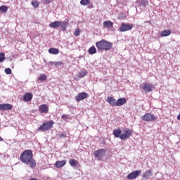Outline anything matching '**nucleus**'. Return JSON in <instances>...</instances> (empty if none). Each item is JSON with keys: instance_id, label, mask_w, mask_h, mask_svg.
<instances>
[{"instance_id": "f257e3e1", "label": "nucleus", "mask_w": 180, "mask_h": 180, "mask_svg": "<svg viewBox=\"0 0 180 180\" xmlns=\"http://www.w3.org/2000/svg\"><path fill=\"white\" fill-rule=\"evenodd\" d=\"M20 161L25 165L30 166L32 169L36 167V160L33 159V152L32 150H25L20 156Z\"/></svg>"}, {"instance_id": "f03ea898", "label": "nucleus", "mask_w": 180, "mask_h": 180, "mask_svg": "<svg viewBox=\"0 0 180 180\" xmlns=\"http://www.w3.org/2000/svg\"><path fill=\"white\" fill-rule=\"evenodd\" d=\"M96 46L98 49V51H100V50H110V49H112V46H113V44L103 39L101 41H97L96 43Z\"/></svg>"}, {"instance_id": "7ed1b4c3", "label": "nucleus", "mask_w": 180, "mask_h": 180, "mask_svg": "<svg viewBox=\"0 0 180 180\" xmlns=\"http://www.w3.org/2000/svg\"><path fill=\"white\" fill-rule=\"evenodd\" d=\"M53 124H54L53 121H49L48 122H44L42 125H41L38 130H40L41 131H46V130H51L53 127Z\"/></svg>"}, {"instance_id": "20e7f679", "label": "nucleus", "mask_w": 180, "mask_h": 180, "mask_svg": "<svg viewBox=\"0 0 180 180\" xmlns=\"http://www.w3.org/2000/svg\"><path fill=\"white\" fill-rule=\"evenodd\" d=\"M95 158H98L99 161H102L106 155V150L105 149H98L96 150L94 153Z\"/></svg>"}, {"instance_id": "39448f33", "label": "nucleus", "mask_w": 180, "mask_h": 180, "mask_svg": "<svg viewBox=\"0 0 180 180\" xmlns=\"http://www.w3.org/2000/svg\"><path fill=\"white\" fill-rule=\"evenodd\" d=\"M131 134H133L131 129L129 128L124 129L122 131L121 140H127V139H130V137H131Z\"/></svg>"}, {"instance_id": "423d86ee", "label": "nucleus", "mask_w": 180, "mask_h": 180, "mask_svg": "<svg viewBox=\"0 0 180 180\" xmlns=\"http://www.w3.org/2000/svg\"><path fill=\"white\" fill-rule=\"evenodd\" d=\"M145 92H151L154 89V84L148 82H144L140 86Z\"/></svg>"}, {"instance_id": "0eeeda50", "label": "nucleus", "mask_w": 180, "mask_h": 180, "mask_svg": "<svg viewBox=\"0 0 180 180\" xmlns=\"http://www.w3.org/2000/svg\"><path fill=\"white\" fill-rule=\"evenodd\" d=\"M133 29V24L122 22L120 27V32H127Z\"/></svg>"}, {"instance_id": "6e6552de", "label": "nucleus", "mask_w": 180, "mask_h": 180, "mask_svg": "<svg viewBox=\"0 0 180 180\" xmlns=\"http://www.w3.org/2000/svg\"><path fill=\"white\" fill-rule=\"evenodd\" d=\"M142 120H144L145 122H154L155 120H157V117L154 115L147 113L142 116Z\"/></svg>"}, {"instance_id": "1a4fd4ad", "label": "nucleus", "mask_w": 180, "mask_h": 180, "mask_svg": "<svg viewBox=\"0 0 180 180\" xmlns=\"http://www.w3.org/2000/svg\"><path fill=\"white\" fill-rule=\"evenodd\" d=\"M88 98V94L86 92H82L79 93L76 96H75V101L77 102H81V101H84V99H86Z\"/></svg>"}, {"instance_id": "9d476101", "label": "nucleus", "mask_w": 180, "mask_h": 180, "mask_svg": "<svg viewBox=\"0 0 180 180\" xmlns=\"http://www.w3.org/2000/svg\"><path fill=\"white\" fill-rule=\"evenodd\" d=\"M140 174H141V170H136L129 174L127 178V179H136V178H137Z\"/></svg>"}, {"instance_id": "9b49d317", "label": "nucleus", "mask_w": 180, "mask_h": 180, "mask_svg": "<svg viewBox=\"0 0 180 180\" xmlns=\"http://www.w3.org/2000/svg\"><path fill=\"white\" fill-rule=\"evenodd\" d=\"M32 99H33V94L30 93H26L22 97V101H24V102H30Z\"/></svg>"}, {"instance_id": "f8f14e48", "label": "nucleus", "mask_w": 180, "mask_h": 180, "mask_svg": "<svg viewBox=\"0 0 180 180\" xmlns=\"http://www.w3.org/2000/svg\"><path fill=\"white\" fill-rule=\"evenodd\" d=\"M39 112L40 113H49V106L46 104L41 105L39 106Z\"/></svg>"}, {"instance_id": "ddd939ff", "label": "nucleus", "mask_w": 180, "mask_h": 180, "mask_svg": "<svg viewBox=\"0 0 180 180\" xmlns=\"http://www.w3.org/2000/svg\"><path fill=\"white\" fill-rule=\"evenodd\" d=\"M122 129H117L113 130L112 134H114L115 137H117V139H120V140H122Z\"/></svg>"}, {"instance_id": "4468645a", "label": "nucleus", "mask_w": 180, "mask_h": 180, "mask_svg": "<svg viewBox=\"0 0 180 180\" xmlns=\"http://www.w3.org/2000/svg\"><path fill=\"white\" fill-rule=\"evenodd\" d=\"M126 102H127V100L126 98H120L116 101L117 106H123V105H125Z\"/></svg>"}, {"instance_id": "2eb2a0df", "label": "nucleus", "mask_w": 180, "mask_h": 180, "mask_svg": "<svg viewBox=\"0 0 180 180\" xmlns=\"http://www.w3.org/2000/svg\"><path fill=\"white\" fill-rule=\"evenodd\" d=\"M61 25V21H54L49 24V27L52 29H57V27H60Z\"/></svg>"}, {"instance_id": "dca6fc26", "label": "nucleus", "mask_w": 180, "mask_h": 180, "mask_svg": "<svg viewBox=\"0 0 180 180\" xmlns=\"http://www.w3.org/2000/svg\"><path fill=\"white\" fill-rule=\"evenodd\" d=\"M12 105L11 104H0V110H11Z\"/></svg>"}, {"instance_id": "f3484780", "label": "nucleus", "mask_w": 180, "mask_h": 180, "mask_svg": "<svg viewBox=\"0 0 180 180\" xmlns=\"http://www.w3.org/2000/svg\"><path fill=\"white\" fill-rule=\"evenodd\" d=\"M65 164H67L66 160L56 161L55 163V167H56V168H62V167H64Z\"/></svg>"}, {"instance_id": "a211bd4d", "label": "nucleus", "mask_w": 180, "mask_h": 180, "mask_svg": "<svg viewBox=\"0 0 180 180\" xmlns=\"http://www.w3.org/2000/svg\"><path fill=\"white\" fill-rule=\"evenodd\" d=\"M107 101L108 102V103L110 105H111V106H117V105H116L117 101L113 97H111V96L108 97Z\"/></svg>"}, {"instance_id": "6ab92c4d", "label": "nucleus", "mask_w": 180, "mask_h": 180, "mask_svg": "<svg viewBox=\"0 0 180 180\" xmlns=\"http://www.w3.org/2000/svg\"><path fill=\"white\" fill-rule=\"evenodd\" d=\"M68 20H65V21H60V27L63 30V32H65L67 30V26H68Z\"/></svg>"}, {"instance_id": "aec40b11", "label": "nucleus", "mask_w": 180, "mask_h": 180, "mask_svg": "<svg viewBox=\"0 0 180 180\" xmlns=\"http://www.w3.org/2000/svg\"><path fill=\"white\" fill-rule=\"evenodd\" d=\"M103 25L104 27H107L108 29H111V27H113V22L110 20L104 21Z\"/></svg>"}, {"instance_id": "412c9836", "label": "nucleus", "mask_w": 180, "mask_h": 180, "mask_svg": "<svg viewBox=\"0 0 180 180\" xmlns=\"http://www.w3.org/2000/svg\"><path fill=\"white\" fill-rule=\"evenodd\" d=\"M171 33V30H165L160 32V37H167V36H169Z\"/></svg>"}, {"instance_id": "4be33fe9", "label": "nucleus", "mask_w": 180, "mask_h": 180, "mask_svg": "<svg viewBox=\"0 0 180 180\" xmlns=\"http://www.w3.org/2000/svg\"><path fill=\"white\" fill-rule=\"evenodd\" d=\"M150 176H153V172L151 170H147L144 173L143 178L145 179H148V178H150Z\"/></svg>"}, {"instance_id": "5701e85b", "label": "nucleus", "mask_w": 180, "mask_h": 180, "mask_svg": "<svg viewBox=\"0 0 180 180\" xmlns=\"http://www.w3.org/2000/svg\"><path fill=\"white\" fill-rule=\"evenodd\" d=\"M69 164L70 166L72 167V168H75V167H77V165H78L79 162L75 159H70L69 160Z\"/></svg>"}, {"instance_id": "b1692460", "label": "nucleus", "mask_w": 180, "mask_h": 180, "mask_svg": "<svg viewBox=\"0 0 180 180\" xmlns=\"http://www.w3.org/2000/svg\"><path fill=\"white\" fill-rule=\"evenodd\" d=\"M49 54H58L60 53V51L58 50V49H56V48H50L49 49Z\"/></svg>"}, {"instance_id": "393cba45", "label": "nucleus", "mask_w": 180, "mask_h": 180, "mask_svg": "<svg viewBox=\"0 0 180 180\" xmlns=\"http://www.w3.org/2000/svg\"><path fill=\"white\" fill-rule=\"evenodd\" d=\"M138 2L141 6L146 7L148 5V1L147 0H139Z\"/></svg>"}, {"instance_id": "a878e982", "label": "nucleus", "mask_w": 180, "mask_h": 180, "mask_svg": "<svg viewBox=\"0 0 180 180\" xmlns=\"http://www.w3.org/2000/svg\"><path fill=\"white\" fill-rule=\"evenodd\" d=\"M91 4V1L89 0H81L80 1V5H82L83 6H86L87 5H89Z\"/></svg>"}, {"instance_id": "bb28decb", "label": "nucleus", "mask_w": 180, "mask_h": 180, "mask_svg": "<svg viewBox=\"0 0 180 180\" xmlns=\"http://www.w3.org/2000/svg\"><path fill=\"white\" fill-rule=\"evenodd\" d=\"M0 11H1L2 13H6L8 12V6H1Z\"/></svg>"}, {"instance_id": "cd10ccee", "label": "nucleus", "mask_w": 180, "mask_h": 180, "mask_svg": "<svg viewBox=\"0 0 180 180\" xmlns=\"http://www.w3.org/2000/svg\"><path fill=\"white\" fill-rule=\"evenodd\" d=\"M89 53L90 54H96V48L95 46H91L89 49Z\"/></svg>"}, {"instance_id": "c85d7f7f", "label": "nucleus", "mask_w": 180, "mask_h": 180, "mask_svg": "<svg viewBox=\"0 0 180 180\" xmlns=\"http://www.w3.org/2000/svg\"><path fill=\"white\" fill-rule=\"evenodd\" d=\"M50 63L53 65H55V67H62V65H63V62H61V61H59V62H50Z\"/></svg>"}, {"instance_id": "c756f323", "label": "nucleus", "mask_w": 180, "mask_h": 180, "mask_svg": "<svg viewBox=\"0 0 180 180\" xmlns=\"http://www.w3.org/2000/svg\"><path fill=\"white\" fill-rule=\"evenodd\" d=\"M86 74H87L86 71H81L79 74V78H84V77H85Z\"/></svg>"}, {"instance_id": "7c9ffc66", "label": "nucleus", "mask_w": 180, "mask_h": 180, "mask_svg": "<svg viewBox=\"0 0 180 180\" xmlns=\"http://www.w3.org/2000/svg\"><path fill=\"white\" fill-rule=\"evenodd\" d=\"M32 6H34V8H39V1H32L31 2Z\"/></svg>"}, {"instance_id": "2f4dec72", "label": "nucleus", "mask_w": 180, "mask_h": 180, "mask_svg": "<svg viewBox=\"0 0 180 180\" xmlns=\"http://www.w3.org/2000/svg\"><path fill=\"white\" fill-rule=\"evenodd\" d=\"M5 60V53H0V63H3Z\"/></svg>"}, {"instance_id": "473e14b6", "label": "nucleus", "mask_w": 180, "mask_h": 180, "mask_svg": "<svg viewBox=\"0 0 180 180\" xmlns=\"http://www.w3.org/2000/svg\"><path fill=\"white\" fill-rule=\"evenodd\" d=\"M39 81H46L47 79V76L46 75H42L39 77Z\"/></svg>"}, {"instance_id": "72a5a7b5", "label": "nucleus", "mask_w": 180, "mask_h": 180, "mask_svg": "<svg viewBox=\"0 0 180 180\" xmlns=\"http://www.w3.org/2000/svg\"><path fill=\"white\" fill-rule=\"evenodd\" d=\"M65 137H67L65 132H62L59 134V139H65Z\"/></svg>"}, {"instance_id": "f704fd0d", "label": "nucleus", "mask_w": 180, "mask_h": 180, "mask_svg": "<svg viewBox=\"0 0 180 180\" xmlns=\"http://www.w3.org/2000/svg\"><path fill=\"white\" fill-rule=\"evenodd\" d=\"M80 34H81V30L76 29L74 32L75 36H79Z\"/></svg>"}, {"instance_id": "c9c22d12", "label": "nucleus", "mask_w": 180, "mask_h": 180, "mask_svg": "<svg viewBox=\"0 0 180 180\" xmlns=\"http://www.w3.org/2000/svg\"><path fill=\"white\" fill-rule=\"evenodd\" d=\"M6 74L10 75L12 74V70L9 68L5 69Z\"/></svg>"}, {"instance_id": "e433bc0d", "label": "nucleus", "mask_w": 180, "mask_h": 180, "mask_svg": "<svg viewBox=\"0 0 180 180\" xmlns=\"http://www.w3.org/2000/svg\"><path fill=\"white\" fill-rule=\"evenodd\" d=\"M62 119H63V120H68V119H70V115H62Z\"/></svg>"}, {"instance_id": "4c0bfd02", "label": "nucleus", "mask_w": 180, "mask_h": 180, "mask_svg": "<svg viewBox=\"0 0 180 180\" xmlns=\"http://www.w3.org/2000/svg\"><path fill=\"white\" fill-rule=\"evenodd\" d=\"M50 0H44V4H50Z\"/></svg>"}, {"instance_id": "58836bf2", "label": "nucleus", "mask_w": 180, "mask_h": 180, "mask_svg": "<svg viewBox=\"0 0 180 180\" xmlns=\"http://www.w3.org/2000/svg\"><path fill=\"white\" fill-rule=\"evenodd\" d=\"M177 120H180V114L177 116Z\"/></svg>"}, {"instance_id": "ea45409f", "label": "nucleus", "mask_w": 180, "mask_h": 180, "mask_svg": "<svg viewBox=\"0 0 180 180\" xmlns=\"http://www.w3.org/2000/svg\"><path fill=\"white\" fill-rule=\"evenodd\" d=\"M0 141H4V139L0 136Z\"/></svg>"}]
</instances>
